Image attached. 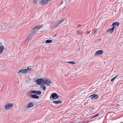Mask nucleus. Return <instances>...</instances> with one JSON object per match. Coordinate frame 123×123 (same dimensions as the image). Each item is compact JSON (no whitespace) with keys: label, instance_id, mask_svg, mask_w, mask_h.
Instances as JSON below:
<instances>
[{"label":"nucleus","instance_id":"f257e3e1","mask_svg":"<svg viewBox=\"0 0 123 123\" xmlns=\"http://www.w3.org/2000/svg\"><path fill=\"white\" fill-rule=\"evenodd\" d=\"M32 70V68H31L28 67L27 69L20 70L17 73L19 75H21L22 74H24L29 73Z\"/></svg>","mask_w":123,"mask_h":123},{"label":"nucleus","instance_id":"f03ea898","mask_svg":"<svg viewBox=\"0 0 123 123\" xmlns=\"http://www.w3.org/2000/svg\"><path fill=\"white\" fill-rule=\"evenodd\" d=\"M43 25L42 24L40 25H37L34 27L32 30L31 33L34 34L36 31V29H39L41 28L43 26Z\"/></svg>","mask_w":123,"mask_h":123},{"label":"nucleus","instance_id":"7ed1b4c3","mask_svg":"<svg viewBox=\"0 0 123 123\" xmlns=\"http://www.w3.org/2000/svg\"><path fill=\"white\" fill-rule=\"evenodd\" d=\"M59 96L55 93H53L51 94L50 97V99L52 100V98L55 99L59 98Z\"/></svg>","mask_w":123,"mask_h":123},{"label":"nucleus","instance_id":"20e7f679","mask_svg":"<svg viewBox=\"0 0 123 123\" xmlns=\"http://www.w3.org/2000/svg\"><path fill=\"white\" fill-rule=\"evenodd\" d=\"M44 80L43 78L38 79L36 80L37 84L38 85H42V83H43L44 84Z\"/></svg>","mask_w":123,"mask_h":123},{"label":"nucleus","instance_id":"39448f33","mask_svg":"<svg viewBox=\"0 0 123 123\" xmlns=\"http://www.w3.org/2000/svg\"><path fill=\"white\" fill-rule=\"evenodd\" d=\"M91 97V99L92 100H93L94 99H97L99 98V96L97 94H92L89 96V97Z\"/></svg>","mask_w":123,"mask_h":123},{"label":"nucleus","instance_id":"423d86ee","mask_svg":"<svg viewBox=\"0 0 123 123\" xmlns=\"http://www.w3.org/2000/svg\"><path fill=\"white\" fill-rule=\"evenodd\" d=\"M51 83V80L49 79H47L46 80L44 81V84L45 85H47V86H50V84Z\"/></svg>","mask_w":123,"mask_h":123},{"label":"nucleus","instance_id":"0eeeda50","mask_svg":"<svg viewBox=\"0 0 123 123\" xmlns=\"http://www.w3.org/2000/svg\"><path fill=\"white\" fill-rule=\"evenodd\" d=\"M13 104L12 103H9L6 105L5 106L4 108L6 109H10L13 105Z\"/></svg>","mask_w":123,"mask_h":123},{"label":"nucleus","instance_id":"6e6552de","mask_svg":"<svg viewBox=\"0 0 123 123\" xmlns=\"http://www.w3.org/2000/svg\"><path fill=\"white\" fill-rule=\"evenodd\" d=\"M114 29V27H112L111 28L107 30L106 32L108 33L111 34L113 32Z\"/></svg>","mask_w":123,"mask_h":123},{"label":"nucleus","instance_id":"1a4fd4ad","mask_svg":"<svg viewBox=\"0 0 123 123\" xmlns=\"http://www.w3.org/2000/svg\"><path fill=\"white\" fill-rule=\"evenodd\" d=\"M103 52V51L102 50H99L96 51L95 54V55H101Z\"/></svg>","mask_w":123,"mask_h":123},{"label":"nucleus","instance_id":"9d476101","mask_svg":"<svg viewBox=\"0 0 123 123\" xmlns=\"http://www.w3.org/2000/svg\"><path fill=\"white\" fill-rule=\"evenodd\" d=\"M48 2L46 0H41L40 2V3L42 5H45L48 3Z\"/></svg>","mask_w":123,"mask_h":123},{"label":"nucleus","instance_id":"9b49d317","mask_svg":"<svg viewBox=\"0 0 123 123\" xmlns=\"http://www.w3.org/2000/svg\"><path fill=\"white\" fill-rule=\"evenodd\" d=\"M31 92L32 93L36 94L38 95H39L41 94V92L39 91H37L36 90H32L31 91Z\"/></svg>","mask_w":123,"mask_h":123},{"label":"nucleus","instance_id":"f8f14e48","mask_svg":"<svg viewBox=\"0 0 123 123\" xmlns=\"http://www.w3.org/2000/svg\"><path fill=\"white\" fill-rule=\"evenodd\" d=\"M33 106V103H32L31 102H30L26 106V108L27 109H29Z\"/></svg>","mask_w":123,"mask_h":123},{"label":"nucleus","instance_id":"ddd939ff","mask_svg":"<svg viewBox=\"0 0 123 123\" xmlns=\"http://www.w3.org/2000/svg\"><path fill=\"white\" fill-rule=\"evenodd\" d=\"M30 97L32 98L36 99H38L39 98V97L36 94H32L30 96Z\"/></svg>","mask_w":123,"mask_h":123},{"label":"nucleus","instance_id":"4468645a","mask_svg":"<svg viewBox=\"0 0 123 123\" xmlns=\"http://www.w3.org/2000/svg\"><path fill=\"white\" fill-rule=\"evenodd\" d=\"M119 24L118 22H116L113 23L112 24V26L113 27H114L115 28V26H118L119 25Z\"/></svg>","mask_w":123,"mask_h":123},{"label":"nucleus","instance_id":"2eb2a0df","mask_svg":"<svg viewBox=\"0 0 123 123\" xmlns=\"http://www.w3.org/2000/svg\"><path fill=\"white\" fill-rule=\"evenodd\" d=\"M62 102L61 101H53V103L55 104H61L62 103Z\"/></svg>","mask_w":123,"mask_h":123},{"label":"nucleus","instance_id":"dca6fc26","mask_svg":"<svg viewBox=\"0 0 123 123\" xmlns=\"http://www.w3.org/2000/svg\"><path fill=\"white\" fill-rule=\"evenodd\" d=\"M4 48V47L2 46H0V54L2 53Z\"/></svg>","mask_w":123,"mask_h":123},{"label":"nucleus","instance_id":"f3484780","mask_svg":"<svg viewBox=\"0 0 123 123\" xmlns=\"http://www.w3.org/2000/svg\"><path fill=\"white\" fill-rule=\"evenodd\" d=\"M52 41V40H47L46 41L45 43H51Z\"/></svg>","mask_w":123,"mask_h":123},{"label":"nucleus","instance_id":"a211bd4d","mask_svg":"<svg viewBox=\"0 0 123 123\" xmlns=\"http://www.w3.org/2000/svg\"><path fill=\"white\" fill-rule=\"evenodd\" d=\"M40 87L41 88H42L44 90H45L46 88V86L43 85H42V84L40 86Z\"/></svg>","mask_w":123,"mask_h":123},{"label":"nucleus","instance_id":"6ab92c4d","mask_svg":"<svg viewBox=\"0 0 123 123\" xmlns=\"http://www.w3.org/2000/svg\"><path fill=\"white\" fill-rule=\"evenodd\" d=\"M64 20L63 19H62L59 21H58V23L59 25L62 23V22H63L64 21Z\"/></svg>","mask_w":123,"mask_h":123},{"label":"nucleus","instance_id":"aec40b11","mask_svg":"<svg viewBox=\"0 0 123 123\" xmlns=\"http://www.w3.org/2000/svg\"><path fill=\"white\" fill-rule=\"evenodd\" d=\"M68 63H70L71 64H72L73 65H74L75 64V63L73 61H70L69 62H67Z\"/></svg>","mask_w":123,"mask_h":123},{"label":"nucleus","instance_id":"412c9836","mask_svg":"<svg viewBox=\"0 0 123 123\" xmlns=\"http://www.w3.org/2000/svg\"><path fill=\"white\" fill-rule=\"evenodd\" d=\"M59 25V24L57 22L55 23L54 24V26L55 27H57Z\"/></svg>","mask_w":123,"mask_h":123},{"label":"nucleus","instance_id":"4be33fe9","mask_svg":"<svg viewBox=\"0 0 123 123\" xmlns=\"http://www.w3.org/2000/svg\"><path fill=\"white\" fill-rule=\"evenodd\" d=\"M34 34L31 33V32L29 34L28 36L30 37L31 38L33 35Z\"/></svg>","mask_w":123,"mask_h":123},{"label":"nucleus","instance_id":"5701e85b","mask_svg":"<svg viewBox=\"0 0 123 123\" xmlns=\"http://www.w3.org/2000/svg\"><path fill=\"white\" fill-rule=\"evenodd\" d=\"M31 38L30 37H29V36H28V37L26 39V41H29V40L31 39Z\"/></svg>","mask_w":123,"mask_h":123},{"label":"nucleus","instance_id":"b1692460","mask_svg":"<svg viewBox=\"0 0 123 123\" xmlns=\"http://www.w3.org/2000/svg\"><path fill=\"white\" fill-rule=\"evenodd\" d=\"M99 115V113H97V114H96L94 116H93L92 117V118H93L95 117H97Z\"/></svg>","mask_w":123,"mask_h":123},{"label":"nucleus","instance_id":"393cba45","mask_svg":"<svg viewBox=\"0 0 123 123\" xmlns=\"http://www.w3.org/2000/svg\"><path fill=\"white\" fill-rule=\"evenodd\" d=\"M118 76V75H117L113 77V78H112V79H111V81H112L113 80H114V79H115L116 78L117 76Z\"/></svg>","mask_w":123,"mask_h":123},{"label":"nucleus","instance_id":"a878e982","mask_svg":"<svg viewBox=\"0 0 123 123\" xmlns=\"http://www.w3.org/2000/svg\"><path fill=\"white\" fill-rule=\"evenodd\" d=\"M37 1L36 0H34V3L35 4H36L37 3Z\"/></svg>","mask_w":123,"mask_h":123},{"label":"nucleus","instance_id":"bb28decb","mask_svg":"<svg viewBox=\"0 0 123 123\" xmlns=\"http://www.w3.org/2000/svg\"><path fill=\"white\" fill-rule=\"evenodd\" d=\"M96 31H95V32L94 33V34H96L95 33H96Z\"/></svg>","mask_w":123,"mask_h":123},{"label":"nucleus","instance_id":"cd10ccee","mask_svg":"<svg viewBox=\"0 0 123 123\" xmlns=\"http://www.w3.org/2000/svg\"><path fill=\"white\" fill-rule=\"evenodd\" d=\"M91 109H92V110H94V109L93 108H92Z\"/></svg>","mask_w":123,"mask_h":123},{"label":"nucleus","instance_id":"c85d7f7f","mask_svg":"<svg viewBox=\"0 0 123 123\" xmlns=\"http://www.w3.org/2000/svg\"><path fill=\"white\" fill-rule=\"evenodd\" d=\"M55 36H56V35H55Z\"/></svg>","mask_w":123,"mask_h":123}]
</instances>
